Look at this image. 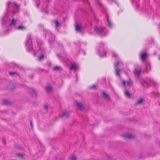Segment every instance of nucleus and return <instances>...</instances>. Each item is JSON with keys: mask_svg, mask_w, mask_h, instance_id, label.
<instances>
[{"mask_svg": "<svg viewBox=\"0 0 160 160\" xmlns=\"http://www.w3.org/2000/svg\"><path fill=\"white\" fill-rule=\"evenodd\" d=\"M107 22L108 23V25L110 27H111L112 26V23L108 19H107Z\"/></svg>", "mask_w": 160, "mask_h": 160, "instance_id": "412c9836", "label": "nucleus"}, {"mask_svg": "<svg viewBox=\"0 0 160 160\" xmlns=\"http://www.w3.org/2000/svg\"><path fill=\"white\" fill-rule=\"evenodd\" d=\"M69 116V113L68 112H66L62 116V117L64 118H67Z\"/></svg>", "mask_w": 160, "mask_h": 160, "instance_id": "ddd939ff", "label": "nucleus"}, {"mask_svg": "<svg viewBox=\"0 0 160 160\" xmlns=\"http://www.w3.org/2000/svg\"><path fill=\"white\" fill-rule=\"evenodd\" d=\"M75 29L77 32H80L81 31V27L78 24H77L75 25Z\"/></svg>", "mask_w": 160, "mask_h": 160, "instance_id": "423d86ee", "label": "nucleus"}, {"mask_svg": "<svg viewBox=\"0 0 160 160\" xmlns=\"http://www.w3.org/2000/svg\"><path fill=\"white\" fill-rule=\"evenodd\" d=\"M116 72L115 74L117 76H120V74H119V70L118 69H116L115 70Z\"/></svg>", "mask_w": 160, "mask_h": 160, "instance_id": "aec40b11", "label": "nucleus"}, {"mask_svg": "<svg viewBox=\"0 0 160 160\" xmlns=\"http://www.w3.org/2000/svg\"><path fill=\"white\" fill-rule=\"evenodd\" d=\"M46 89L48 92H49L52 90V88L50 86L46 88Z\"/></svg>", "mask_w": 160, "mask_h": 160, "instance_id": "4468645a", "label": "nucleus"}, {"mask_svg": "<svg viewBox=\"0 0 160 160\" xmlns=\"http://www.w3.org/2000/svg\"><path fill=\"white\" fill-rule=\"evenodd\" d=\"M119 62L118 61H117L115 62L114 65V67L115 68H116L119 65Z\"/></svg>", "mask_w": 160, "mask_h": 160, "instance_id": "2eb2a0df", "label": "nucleus"}, {"mask_svg": "<svg viewBox=\"0 0 160 160\" xmlns=\"http://www.w3.org/2000/svg\"><path fill=\"white\" fill-rule=\"evenodd\" d=\"M9 74L11 76H14L15 75H16L17 76L18 75L17 73L15 72H10L9 73Z\"/></svg>", "mask_w": 160, "mask_h": 160, "instance_id": "a211bd4d", "label": "nucleus"}, {"mask_svg": "<svg viewBox=\"0 0 160 160\" xmlns=\"http://www.w3.org/2000/svg\"><path fill=\"white\" fill-rule=\"evenodd\" d=\"M109 96L105 92H103L102 93V97L104 98H108V97Z\"/></svg>", "mask_w": 160, "mask_h": 160, "instance_id": "f8f14e48", "label": "nucleus"}, {"mask_svg": "<svg viewBox=\"0 0 160 160\" xmlns=\"http://www.w3.org/2000/svg\"><path fill=\"white\" fill-rule=\"evenodd\" d=\"M122 83L123 86L124 87H126L127 86H129L131 85L132 84V82L130 80H128L127 81L123 80Z\"/></svg>", "mask_w": 160, "mask_h": 160, "instance_id": "f257e3e1", "label": "nucleus"}, {"mask_svg": "<svg viewBox=\"0 0 160 160\" xmlns=\"http://www.w3.org/2000/svg\"><path fill=\"white\" fill-rule=\"evenodd\" d=\"M125 95L128 97H130V94L127 91H125L124 92Z\"/></svg>", "mask_w": 160, "mask_h": 160, "instance_id": "f3484780", "label": "nucleus"}, {"mask_svg": "<svg viewBox=\"0 0 160 160\" xmlns=\"http://www.w3.org/2000/svg\"><path fill=\"white\" fill-rule=\"evenodd\" d=\"M44 56L43 55H42L38 57V60L39 61H41L44 58Z\"/></svg>", "mask_w": 160, "mask_h": 160, "instance_id": "dca6fc26", "label": "nucleus"}, {"mask_svg": "<svg viewBox=\"0 0 160 160\" xmlns=\"http://www.w3.org/2000/svg\"><path fill=\"white\" fill-rule=\"evenodd\" d=\"M16 23V21L14 19H13L12 20L11 22V24L12 25H14Z\"/></svg>", "mask_w": 160, "mask_h": 160, "instance_id": "6ab92c4d", "label": "nucleus"}, {"mask_svg": "<svg viewBox=\"0 0 160 160\" xmlns=\"http://www.w3.org/2000/svg\"><path fill=\"white\" fill-rule=\"evenodd\" d=\"M52 69L53 71H59L62 70V68L61 67L56 66L53 67Z\"/></svg>", "mask_w": 160, "mask_h": 160, "instance_id": "0eeeda50", "label": "nucleus"}, {"mask_svg": "<svg viewBox=\"0 0 160 160\" xmlns=\"http://www.w3.org/2000/svg\"><path fill=\"white\" fill-rule=\"evenodd\" d=\"M76 68L77 67L76 64L75 63L72 64L70 68V70H72L73 69L76 70Z\"/></svg>", "mask_w": 160, "mask_h": 160, "instance_id": "6e6552de", "label": "nucleus"}, {"mask_svg": "<svg viewBox=\"0 0 160 160\" xmlns=\"http://www.w3.org/2000/svg\"><path fill=\"white\" fill-rule=\"evenodd\" d=\"M141 73V68L139 67H138L135 68V70L134 72V73L135 75H137L138 78L139 75Z\"/></svg>", "mask_w": 160, "mask_h": 160, "instance_id": "f03ea898", "label": "nucleus"}, {"mask_svg": "<svg viewBox=\"0 0 160 160\" xmlns=\"http://www.w3.org/2000/svg\"><path fill=\"white\" fill-rule=\"evenodd\" d=\"M76 157L74 156H72L69 158L70 160H76Z\"/></svg>", "mask_w": 160, "mask_h": 160, "instance_id": "4be33fe9", "label": "nucleus"}, {"mask_svg": "<svg viewBox=\"0 0 160 160\" xmlns=\"http://www.w3.org/2000/svg\"><path fill=\"white\" fill-rule=\"evenodd\" d=\"M159 59L160 60V56L159 57Z\"/></svg>", "mask_w": 160, "mask_h": 160, "instance_id": "c85d7f7f", "label": "nucleus"}, {"mask_svg": "<svg viewBox=\"0 0 160 160\" xmlns=\"http://www.w3.org/2000/svg\"><path fill=\"white\" fill-rule=\"evenodd\" d=\"M30 123H31V126L32 127V122L31 121V122H30Z\"/></svg>", "mask_w": 160, "mask_h": 160, "instance_id": "cd10ccee", "label": "nucleus"}, {"mask_svg": "<svg viewBox=\"0 0 160 160\" xmlns=\"http://www.w3.org/2000/svg\"><path fill=\"white\" fill-rule=\"evenodd\" d=\"M94 30L97 34H100L102 33V29L101 28V30H100L98 28L95 27L94 28Z\"/></svg>", "mask_w": 160, "mask_h": 160, "instance_id": "39448f33", "label": "nucleus"}, {"mask_svg": "<svg viewBox=\"0 0 160 160\" xmlns=\"http://www.w3.org/2000/svg\"><path fill=\"white\" fill-rule=\"evenodd\" d=\"M25 28L24 27L22 26H19L17 28V29H22L23 30Z\"/></svg>", "mask_w": 160, "mask_h": 160, "instance_id": "5701e85b", "label": "nucleus"}, {"mask_svg": "<svg viewBox=\"0 0 160 160\" xmlns=\"http://www.w3.org/2000/svg\"><path fill=\"white\" fill-rule=\"evenodd\" d=\"M44 108L45 109L47 110L48 108V106L47 105H45L44 106Z\"/></svg>", "mask_w": 160, "mask_h": 160, "instance_id": "a878e982", "label": "nucleus"}, {"mask_svg": "<svg viewBox=\"0 0 160 160\" xmlns=\"http://www.w3.org/2000/svg\"><path fill=\"white\" fill-rule=\"evenodd\" d=\"M10 102L7 100H4L3 102V104L5 105H8L10 104Z\"/></svg>", "mask_w": 160, "mask_h": 160, "instance_id": "9b49d317", "label": "nucleus"}, {"mask_svg": "<svg viewBox=\"0 0 160 160\" xmlns=\"http://www.w3.org/2000/svg\"><path fill=\"white\" fill-rule=\"evenodd\" d=\"M75 103L76 105L78 107L79 109H83V106L82 104L79 102H75Z\"/></svg>", "mask_w": 160, "mask_h": 160, "instance_id": "20e7f679", "label": "nucleus"}, {"mask_svg": "<svg viewBox=\"0 0 160 160\" xmlns=\"http://www.w3.org/2000/svg\"><path fill=\"white\" fill-rule=\"evenodd\" d=\"M126 139H131L134 138V136L130 134L126 133L123 136Z\"/></svg>", "mask_w": 160, "mask_h": 160, "instance_id": "7ed1b4c3", "label": "nucleus"}, {"mask_svg": "<svg viewBox=\"0 0 160 160\" xmlns=\"http://www.w3.org/2000/svg\"><path fill=\"white\" fill-rule=\"evenodd\" d=\"M55 24L56 27H58L59 25L58 22V21H56L55 22Z\"/></svg>", "mask_w": 160, "mask_h": 160, "instance_id": "b1692460", "label": "nucleus"}, {"mask_svg": "<svg viewBox=\"0 0 160 160\" xmlns=\"http://www.w3.org/2000/svg\"><path fill=\"white\" fill-rule=\"evenodd\" d=\"M142 102L143 99L142 98L140 99L136 102V104L137 105L141 104Z\"/></svg>", "mask_w": 160, "mask_h": 160, "instance_id": "9d476101", "label": "nucleus"}, {"mask_svg": "<svg viewBox=\"0 0 160 160\" xmlns=\"http://www.w3.org/2000/svg\"><path fill=\"white\" fill-rule=\"evenodd\" d=\"M17 156L21 158H23V156L22 154H18Z\"/></svg>", "mask_w": 160, "mask_h": 160, "instance_id": "393cba45", "label": "nucleus"}, {"mask_svg": "<svg viewBox=\"0 0 160 160\" xmlns=\"http://www.w3.org/2000/svg\"><path fill=\"white\" fill-rule=\"evenodd\" d=\"M95 87H96V86H95V85H93V86H91V88H94Z\"/></svg>", "mask_w": 160, "mask_h": 160, "instance_id": "bb28decb", "label": "nucleus"}, {"mask_svg": "<svg viewBox=\"0 0 160 160\" xmlns=\"http://www.w3.org/2000/svg\"><path fill=\"white\" fill-rule=\"evenodd\" d=\"M146 56V54L145 53H143L141 55V58L142 60H145Z\"/></svg>", "mask_w": 160, "mask_h": 160, "instance_id": "1a4fd4ad", "label": "nucleus"}]
</instances>
